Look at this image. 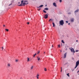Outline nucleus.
<instances>
[{"mask_svg": "<svg viewBox=\"0 0 79 79\" xmlns=\"http://www.w3.org/2000/svg\"><path fill=\"white\" fill-rule=\"evenodd\" d=\"M59 24L60 26H63L64 24V20H62L60 21Z\"/></svg>", "mask_w": 79, "mask_h": 79, "instance_id": "obj_1", "label": "nucleus"}, {"mask_svg": "<svg viewBox=\"0 0 79 79\" xmlns=\"http://www.w3.org/2000/svg\"><path fill=\"white\" fill-rule=\"evenodd\" d=\"M23 2H24V3H26V2H27V1H22L21 2V3L20 5H18V6H23Z\"/></svg>", "mask_w": 79, "mask_h": 79, "instance_id": "obj_2", "label": "nucleus"}, {"mask_svg": "<svg viewBox=\"0 0 79 79\" xmlns=\"http://www.w3.org/2000/svg\"><path fill=\"white\" fill-rule=\"evenodd\" d=\"M79 64V60L77 61L76 62V66L74 68V69H76L77 66H78V65Z\"/></svg>", "mask_w": 79, "mask_h": 79, "instance_id": "obj_3", "label": "nucleus"}, {"mask_svg": "<svg viewBox=\"0 0 79 79\" xmlns=\"http://www.w3.org/2000/svg\"><path fill=\"white\" fill-rule=\"evenodd\" d=\"M70 21L71 23H73L74 21V18H71L70 19Z\"/></svg>", "mask_w": 79, "mask_h": 79, "instance_id": "obj_4", "label": "nucleus"}, {"mask_svg": "<svg viewBox=\"0 0 79 79\" xmlns=\"http://www.w3.org/2000/svg\"><path fill=\"white\" fill-rule=\"evenodd\" d=\"M70 50L71 52H72V53L73 52V53H75V51L73 48H70Z\"/></svg>", "mask_w": 79, "mask_h": 79, "instance_id": "obj_5", "label": "nucleus"}, {"mask_svg": "<svg viewBox=\"0 0 79 79\" xmlns=\"http://www.w3.org/2000/svg\"><path fill=\"white\" fill-rule=\"evenodd\" d=\"M44 18L45 19H47V18H48V14H46L45 15V16L44 17Z\"/></svg>", "mask_w": 79, "mask_h": 79, "instance_id": "obj_6", "label": "nucleus"}, {"mask_svg": "<svg viewBox=\"0 0 79 79\" xmlns=\"http://www.w3.org/2000/svg\"><path fill=\"white\" fill-rule=\"evenodd\" d=\"M79 9H77V10H75L74 12L75 14H76L77 13L79 12Z\"/></svg>", "mask_w": 79, "mask_h": 79, "instance_id": "obj_7", "label": "nucleus"}, {"mask_svg": "<svg viewBox=\"0 0 79 79\" xmlns=\"http://www.w3.org/2000/svg\"><path fill=\"white\" fill-rule=\"evenodd\" d=\"M67 55V53H65L64 55V58H66V55Z\"/></svg>", "mask_w": 79, "mask_h": 79, "instance_id": "obj_8", "label": "nucleus"}, {"mask_svg": "<svg viewBox=\"0 0 79 79\" xmlns=\"http://www.w3.org/2000/svg\"><path fill=\"white\" fill-rule=\"evenodd\" d=\"M53 5L54 6H55V7H56V4L55 3V2L53 3Z\"/></svg>", "mask_w": 79, "mask_h": 79, "instance_id": "obj_9", "label": "nucleus"}, {"mask_svg": "<svg viewBox=\"0 0 79 79\" xmlns=\"http://www.w3.org/2000/svg\"><path fill=\"white\" fill-rule=\"evenodd\" d=\"M11 66V64L10 63H8L7 64V67L8 68H10Z\"/></svg>", "mask_w": 79, "mask_h": 79, "instance_id": "obj_10", "label": "nucleus"}, {"mask_svg": "<svg viewBox=\"0 0 79 79\" xmlns=\"http://www.w3.org/2000/svg\"><path fill=\"white\" fill-rule=\"evenodd\" d=\"M37 60L38 61H40V57H39V56L37 57Z\"/></svg>", "mask_w": 79, "mask_h": 79, "instance_id": "obj_11", "label": "nucleus"}, {"mask_svg": "<svg viewBox=\"0 0 79 79\" xmlns=\"http://www.w3.org/2000/svg\"><path fill=\"white\" fill-rule=\"evenodd\" d=\"M39 74H37L36 75V78H37V79H39Z\"/></svg>", "mask_w": 79, "mask_h": 79, "instance_id": "obj_12", "label": "nucleus"}, {"mask_svg": "<svg viewBox=\"0 0 79 79\" xmlns=\"http://www.w3.org/2000/svg\"><path fill=\"white\" fill-rule=\"evenodd\" d=\"M27 62H29V61H30V59L29 57L27 58Z\"/></svg>", "mask_w": 79, "mask_h": 79, "instance_id": "obj_13", "label": "nucleus"}, {"mask_svg": "<svg viewBox=\"0 0 79 79\" xmlns=\"http://www.w3.org/2000/svg\"><path fill=\"white\" fill-rule=\"evenodd\" d=\"M45 10H48V8H46L44 9Z\"/></svg>", "mask_w": 79, "mask_h": 79, "instance_id": "obj_14", "label": "nucleus"}, {"mask_svg": "<svg viewBox=\"0 0 79 79\" xmlns=\"http://www.w3.org/2000/svg\"><path fill=\"white\" fill-rule=\"evenodd\" d=\"M44 6V5H41L40 6V8H42Z\"/></svg>", "mask_w": 79, "mask_h": 79, "instance_id": "obj_15", "label": "nucleus"}, {"mask_svg": "<svg viewBox=\"0 0 79 79\" xmlns=\"http://www.w3.org/2000/svg\"><path fill=\"white\" fill-rule=\"evenodd\" d=\"M26 3L25 2H24L23 3L22 5H23V6H24L25 5H26Z\"/></svg>", "mask_w": 79, "mask_h": 79, "instance_id": "obj_16", "label": "nucleus"}, {"mask_svg": "<svg viewBox=\"0 0 79 79\" xmlns=\"http://www.w3.org/2000/svg\"><path fill=\"white\" fill-rule=\"evenodd\" d=\"M52 24L53 25V27H55V23H52Z\"/></svg>", "mask_w": 79, "mask_h": 79, "instance_id": "obj_17", "label": "nucleus"}, {"mask_svg": "<svg viewBox=\"0 0 79 79\" xmlns=\"http://www.w3.org/2000/svg\"><path fill=\"white\" fill-rule=\"evenodd\" d=\"M43 11L44 13H47V12H46V11H45V10H43Z\"/></svg>", "mask_w": 79, "mask_h": 79, "instance_id": "obj_18", "label": "nucleus"}, {"mask_svg": "<svg viewBox=\"0 0 79 79\" xmlns=\"http://www.w3.org/2000/svg\"><path fill=\"white\" fill-rule=\"evenodd\" d=\"M61 42L62 43H63V44H64V41H63V40H62Z\"/></svg>", "mask_w": 79, "mask_h": 79, "instance_id": "obj_19", "label": "nucleus"}, {"mask_svg": "<svg viewBox=\"0 0 79 79\" xmlns=\"http://www.w3.org/2000/svg\"><path fill=\"white\" fill-rule=\"evenodd\" d=\"M1 48H2V51H3V49H4V48H3V47L2 46Z\"/></svg>", "mask_w": 79, "mask_h": 79, "instance_id": "obj_20", "label": "nucleus"}, {"mask_svg": "<svg viewBox=\"0 0 79 79\" xmlns=\"http://www.w3.org/2000/svg\"><path fill=\"white\" fill-rule=\"evenodd\" d=\"M44 70L45 71H47V69H46V68H45L44 69Z\"/></svg>", "mask_w": 79, "mask_h": 79, "instance_id": "obj_21", "label": "nucleus"}, {"mask_svg": "<svg viewBox=\"0 0 79 79\" xmlns=\"http://www.w3.org/2000/svg\"><path fill=\"white\" fill-rule=\"evenodd\" d=\"M36 55H37V54L36 53H35L33 56V57H34V58H35V56Z\"/></svg>", "mask_w": 79, "mask_h": 79, "instance_id": "obj_22", "label": "nucleus"}, {"mask_svg": "<svg viewBox=\"0 0 79 79\" xmlns=\"http://www.w3.org/2000/svg\"><path fill=\"white\" fill-rule=\"evenodd\" d=\"M69 73L67 74V76H68L69 77Z\"/></svg>", "mask_w": 79, "mask_h": 79, "instance_id": "obj_23", "label": "nucleus"}, {"mask_svg": "<svg viewBox=\"0 0 79 79\" xmlns=\"http://www.w3.org/2000/svg\"><path fill=\"white\" fill-rule=\"evenodd\" d=\"M31 69L32 70V69H33V66H32L31 67Z\"/></svg>", "mask_w": 79, "mask_h": 79, "instance_id": "obj_24", "label": "nucleus"}, {"mask_svg": "<svg viewBox=\"0 0 79 79\" xmlns=\"http://www.w3.org/2000/svg\"><path fill=\"white\" fill-rule=\"evenodd\" d=\"M59 2H60V3H61V2H62V0H59Z\"/></svg>", "mask_w": 79, "mask_h": 79, "instance_id": "obj_25", "label": "nucleus"}, {"mask_svg": "<svg viewBox=\"0 0 79 79\" xmlns=\"http://www.w3.org/2000/svg\"><path fill=\"white\" fill-rule=\"evenodd\" d=\"M68 15H71V13L70 12H69L68 13Z\"/></svg>", "mask_w": 79, "mask_h": 79, "instance_id": "obj_26", "label": "nucleus"}, {"mask_svg": "<svg viewBox=\"0 0 79 79\" xmlns=\"http://www.w3.org/2000/svg\"><path fill=\"white\" fill-rule=\"evenodd\" d=\"M5 30L6 31H8L9 30L8 29H5Z\"/></svg>", "mask_w": 79, "mask_h": 79, "instance_id": "obj_27", "label": "nucleus"}, {"mask_svg": "<svg viewBox=\"0 0 79 79\" xmlns=\"http://www.w3.org/2000/svg\"><path fill=\"white\" fill-rule=\"evenodd\" d=\"M12 5V3H11L9 5V6H10V5Z\"/></svg>", "mask_w": 79, "mask_h": 79, "instance_id": "obj_28", "label": "nucleus"}, {"mask_svg": "<svg viewBox=\"0 0 79 79\" xmlns=\"http://www.w3.org/2000/svg\"><path fill=\"white\" fill-rule=\"evenodd\" d=\"M75 52H78V50H76L75 51Z\"/></svg>", "mask_w": 79, "mask_h": 79, "instance_id": "obj_29", "label": "nucleus"}, {"mask_svg": "<svg viewBox=\"0 0 79 79\" xmlns=\"http://www.w3.org/2000/svg\"><path fill=\"white\" fill-rule=\"evenodd\" d=\"M50 21H52V19H50L49 20V21L50 22Z\"/></svg>", "mask_w": 79, "mask_h": 79, "instance_id": "obj_30", "label": "nucleus"}, {"mask_svg": "<svg viewBox=\"0 0 79 79\" xmlns=\"http://www.w3.org/2000/svg\"><path fill=\"white\" fill-rule=\"evenodd\" d=\"M71 70L72 71H74V69H72Z\"/></svg>", "mask_w": 79, "mask_h": 79, "instance_id": "obj_31", "label": "nucleus"}, {"mask_svg": "<svg viewBox=\"0 0 79 79\" xmlns=\"http://www.w3.org/2000/svg\"><path fill=\"white\" fill-rule=\"evenodd\" d=\"M61 70L60 71L61 72H62V67H61Z\"/></svg>", "mask_w": 79, "mask_h": 79, "instance_id": "obj_32", "label": "nucleus"}, {"mask_svg": "<svg viewBox=\"0 0 79 79\" xmlns=\"http://www.w3.org/2000/svg\"><path fill=\"white\" fill-rule=\"evenodd\" d=\"M40 10H41V9L40 8V9H38V11H40Z\"/></svg>", "mask_w": 79, "mask_h": 79, "instance_id": "obj_33", "label": "nucleus"}, {"mask_svg": "<svg viewBox=\"0 0 79 79\" xmlns=\"http://www.w3.org/2000/svg\"><path fill=\"white\" fill-rule=\"evenodd\" d=\"M58 47H60V45H58Z\"/></svg>", "mask_w": 79, "mask_h": 79, "instance_id": "obj_34", "label": "nucleus"}, {"mask_svg": "<svg viewBox=\"0 0 79 79\" xmlns=\"http://www.w3.org/2000/svg\"><path fill=\"white\" fill-rule=\"evenodd\" d=\"M66 23H68V21H66Z\"/></svg>", "mask_w": 79, "mask_h": 79, "instance_id": "obj_35", "label": "nucleus"}, {"mask_svg": "<svg viewBox=\"0 0 79 79\" xmlns=\"http://www.w3.org/2000/svg\"><path fill=\"white\" fill-rule=\"evenodd\" d=\"M40 53V51H39L38 52H37V54H39Z\"/></svg>", "mask_w": 79, "mask_h": 79, "instance_id": "obj_36", "label": "nucleus"}, {"mask_svg": "<svg viewBox=\"0 0 79 79\" xmlns=\"http://www.w3.org/2000/svg\"><path fill=\"white\" fill-rule=\"evenodd\" d=\"M27 24H29V22H28V23H27Z\"/></svg>", "mask_w": 79, "mask_h": 79, "instance_id": "obj_37", "label": "nucleus"}, {"mask_svg": "<svg viewBox=\"0 0 79 79\" xmlns=\"http://www.w3.org/2000/svg\"><path fill=\"white\" fill-rule=\"evenodd\" d=\"M15 61L16 62H17V61H18V60H16Z\"/></svg>", "mask_w": 79, "mask_h": 79, "instance_id": "obj_38", "label": "nucleus"}, {"mask_svg": "<svg viewBox=\"0 0 79 79\" xmlns=\"http://www.w3.org/2000/svg\"><path fill=\"white\" fill-rule=\"evenodd\" d=\"M37 8H39L40 7V6L39 7H37Z\"/></svg>", "mask_w": 79, "mask_h": 79, "instance_id": "obj_39", "label": "nucleus"}, {"mask_svg": "<svg viewBox=\"0 0 79 79\" xmlns=\"http://www.w3.org/2000/svg\"><path fill=\"white\" fill-rule=\"evenodd\" d=\"M76 42H78V40H76Z\"/></svg>", "mask_w": 79, "mask_h": 79, "instance_id": "obj_40", "label": "nucleus"}, {"mask_svg": "<svg viewBox=\"0 0 79 79\" xmlns=\"http://www.w3.org/2000/svg\"><path fill=\"white\" fill-rule=\"evenodd\" d=\"M3 26L4 27H5V25H3Z\"/></svg>", "mask_w": 79, "mask_h": 79, "instance_id": "obj_41", "label": "nucleus"}, {"mask_svg": "<svg viewBox=\"0 0 79 79\" xmlns=\"http://www.w3.org/2000/svg\"><path fill=\"white\" fill-rule=\"evenodd\" d=\"M62 36L63 37H64V35H62Z\"/></svg>", "mask_w": 79, "mask_h": 79, "instance_id": "obj_42", "label": "nucleus"}, {"mask_svg": "<svg viewBox=\"0 0 79 79\" xmlns=\"http://www.w3.org/2000/svg\"><path fill=\"white\" fill-rule=\"evenodd\" d=\"M28 3L27 2V3L26 4V5H27V4H28Z\"/></svg>", "mask_w": 79, "mask_h": 79, "instance_id": "obj_43", "label": "nucleus"}, {"mask_svg": "<svg viewBox=\"0 0 79 79\" xmlns=\"http://www.w3.org/2000/svg\"><path fill=\"white\" fill-rule=\"evenodd\" d=\"M68 24H69V25H70V23H68Z\"/></svg>", "mask_w": 79, "mask_h": 79, "instance_id": "obj_44", "label": "nucleus"}, {"mask_svg": "<svg viewBox=\"0 0 79 79\" xmlns=\"http://www.w3.org/2000/svg\"><path fill=\"white\" fill-rule=\"evenodd\" d=\"M52 47H53V45H52Z\"/></svg>", "mask_w": 79, "mask_h": 79, "instance_id": "obj_45", "label": "nucleus"}, {"mask_svg": "<svg viewBox=\"0 0 79 79\" xmlns=\"http://www.w3.org/2000/svg\"><path fill=\"white\" fill-rule=\"evenodd\" d=\"M18 3H19H19H20V2H19Z\"/></svg>", "mask_w": 79, "mask_h": 79, "instance_id": "obj_46", "label": "nucleus"}, {"mask_svg": "<svg viewBox=\"0 0 79 79\" xmlns=\"http://www.w3.org/2000/svg\"><path fill=\"white\" fill-rule=\"evenodd\" d=\"M78 72H79V70L77 71V73H78Z\"/></svg>", "mask_w": 79, "mask_h": 79, "instance_id": "obj_47", "label": "nucleus"}, {"mask_svg": "<svg viewBox=\"0 0 79 79\" xmlns=\"http://www.w3.org/2000/svg\"><path fill=\"white\" fill-rule=\"evenodd\" d=\"M60 51L61 52H62V51H61V50H60Z\"/></svg>", "mask_w": 79, "mask_h": 79, "instance_id": "obj_48", "label": "nucleus"}, {"mask_svg": "<svg viewBox=\"0 0 79 79\" xmlns=\"http://www.w3.org/2000/svg\"><path fill=\"white\" fill-rule=\"evenodd\" d=\"M66 50H67V48H66Z\"/></svg>", "mask_w": 79, "mask_h": 79, "instance_id": "obj_49", "label": "nucleus"}, {"mask_svg": "<svg viewBox=\"0 0 79 79\" xmlns=\"http://www.w3.org/2000/svg\"><path fill=\"white\" fill-rule=\"evenodd\" d=\"M44 53H45V52H44Z\"/></svg>", "mask_w": 79, "mask_h": 79, "instance_id": "obj_50", "label": "nucleus"}, {"mask_svg": "<svg viewBox=\"0 0 79 79\" xmlns=\"http://www.w3.org/2000/svg\"><path fill=\"white\" fill-rule=\"evenodd\" d=\"M73 55H74V53H73Z\"/></svg>", "mask_w": 79, "mask_h": 79, "instance_id": "obj_51", "label": "nucleus"}, {"mask_svg": "<svg viewBox=\"0 0 79 79\" xmlns=\"http://www.w3.org/2000/svg\"><path fill=\"white\" fill-rule=\"evenodd\" d=\"M45 6H47V5H45Z\"/></svg>", "mask_w": 79, "mask_h": 79, "instance_id": "obj_52", "label": "nucleus"}, {"mask_svg": "<svg viewBox=\"0 0 79 79\" xmlns=\"http://www.w3.org/2000/svg\"><path fill=\"white\" fill-rule=\"evenodd\" d=\"M52 22L53 21V20H52Z\"/></svg>", "mask_w": 79, "mask_h": 79, "instance_id": "obj_53", "label": "nucleus"}, {"mask_svg": "<svg viewBox=\"0 0 79 79\" xmlns=\"http://www.w3.org/2000/svg\"><path fill=\"white\" fill-rule=\"evenodd\" d=\"M57 1H58V0H56Z\"/></svg>", "mask_w": 79, "mask_h": 79, "instance_id": "obj_54", "label": "nucleus"}]
</instances>
